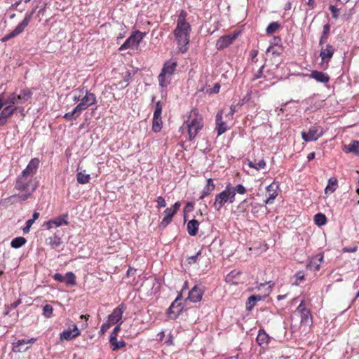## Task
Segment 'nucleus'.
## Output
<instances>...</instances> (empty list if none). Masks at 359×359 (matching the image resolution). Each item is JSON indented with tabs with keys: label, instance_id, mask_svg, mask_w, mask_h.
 Masks as SVG:
<instances>
[{
	"label": "nucleus",
	"instance_id": "1",
	"mask_svg": "<svg viewBox=\"0 0 359 359\" xmlns=\"http://www.w3.org/2000/svg\"><path fill=\"white\" fill-rule=\"evenodd\" d=\"M187 15V12L185 10L180 11L177 18L176 27L173 31L179 51L182 53L187 51L188 44L190 41L189 37L191 28L189 22L186 20Z\"/></svg>",
	"mask_w": 359,
	"mask_h": 359
},
{
	"label": "nucleus",
	"instance_id": "2",
	"mask_svg": "<svg viewBox=\"0 0 359 359\" xmlns=\"http://www.w3.org/2000/svg\"><path fill=\"white\" fill-rule=\"evenodd\" d=\"M247 193L246 188L243 184L233 187L231 183L226 185L225 189L215 195L212 206L216 210H220L227 203H233L236 199V194L243 195Z\"/></svg>",
	"mask_w": 359,
	"mask_h": 359
},
{
	"label": "nucleus",
	"instance_id": "3",
	"mask_svg": "<svg viewBox=\"0 0 359 359\" xmlns=\"http://www.w3.org/2000/svg\"><path fill=\"white\" fill-rule=\"evenodd\" d=\"M203 118L199 114L197 109L194 108L191 110L187 120L184 121L182 129L187 130L189 140L192 141L195 139L198 133L203 128Z\"/></svg>",
	"mask_w": 359,
	"mask_h": 359
},
{
	"label": "nucleus",
	"instance_id": "4",
	"mask_svg": "<svg viewBox=\"0 0 359 359\" xmlns=\"http://www.w3.org/2000/svg\"><path fill=\"white\" fill-rule=\"evenodd\" d=\"M15 189L22 193L16 196L18 199L25 201L32 195L36 189V185L34 183L33 177L30 175L20 173L16 179Z\"/></svg>",
	"mask_w": 359,
	"mask_h": 359
},
{
	"label": "nucleus",
	"instance_id": "5",
	"mask_svg": "<svg viewBox=\"0 0 359 359\" xmlns=\"http://www.w3.org/2000/svg\"><path fill=\"white\" fill-rule=\"evenodd\" d=\"M84 93L85 95L82 96L81 102L72 111L66 113L63 116V118L67 121L75 120L81 115L83 111L96 103V96L94 93H90L88 90H84Z\"/></svg>",
	"mask_w": 359,
	"mask_h": 359
},
{
	"label": "nucleus",
	"instance_id": "6",
	"mask_svg": "<svg viewBox=\"0 0 359 359\" xmlns=\"http://www.w3.org/2000/svg\"><path fill=\"white\" fill-rule=\"evenodd\" d=\"M177 63L175 61L167 60L163 64L161 73L158 76L160 86L167 87L171 80V76L175 72Z\"/></svg>",
	"mask_w": 359,
	"mask_h": 359
},
{
	"label": "nucleus",
	"instance_id": "7",
	"mask_svg": "<svg viewBox=\"0 0 359 359\" xmlns=\"http://www.w3.org/2000/svg\"><path fill=\"white\" fill-rule=\"evenodd\" d=\"M320 50L319 56L321 59L320 65L323 68L327 69L329 67V63L336 51V48L334 46L330 43L320 45Z\"/></svg>",
	"mask_w": 359,
	"mask_h": 359
},
{
	"label": "nucleus",
	"instance_id": "8",
	"mask_svg": "<svg viewBox=\"0 0 359 359\" xmlns=\"http://www.w3.org/2000/svg\"><path fill=\"white\" fill-rule=\"evenodd\" d=\"M262 289H264L263 294H254L248 298L247 304V308L248 310H251L255 306L257 302L264 300L267 296L269 295L272 290L271 285H269V283H261L258 286L257 290H261Z\"/></svg>",
	"mask_w": 359,
	"mask_h": 359
},
{
	"label": "nucleus",
	"instance_id": "9",
	"mask_svg": "<svg viewBox=\"0 0 359 359\" xmlns=\"http://www.w3.org/2000/svg\"><path fill=\"white\" fill-rule=\"evenodd\" d=\"M146 36L145 32L140 31L133 32V34L126 40V41L119 47V50H123L128 48H131L135 46H138L140 43Z\"/></svg>",
	"mask_w": 359,
	"mask_h": 359
},
{
	"label": "nucleus",
	"instance_id": "10",
	"mask_svg": "<svg viewBox=\"0 0 359 359\" xmlns=\"http://www.w3.org/2000/svg\"><path fill=\"white\" fill-rule=\"evenodd\" d=\"M323 128L317 125L309 128L308 132L302 131V137L305 142L316 141L323 135Z\"/></svg>",
	"mask_w": 359,
	"mask_h": 359
},
{
	"label": "nucleus",
	"instance_id": "11",
	"mask_svg": "<svg viewBox=\"0 0 359 359\" xmlns=\"http://www.w3.org/2000/svg\"><path fill=\"white\" fill-rule=\"evenodd\" d=\"M232 120L226 118L224 110H220L216 115V128L217 135L224 133L229 128L228 123Z\"/></svg>",
	"mask_w": 359,
	"mask_h": 359
},
{
	"label": "nucleus",
	"instance_id": "12",
	"mask_svg": "<svg viewBox=\"0 0 359 359\" xmlns=\"http://www.w3.org/2000/svg\"><path fill=\"white\" fill-rule=\"evenodd\" d=\"M180 300H181V295H178L168 308L167 315L170 319L175 320L182 313L184 306L179 302Z\"/></svg>",
	"mask_w": 359,
	"mask_h": 359
},
{
	"label": "nucleus",
	"instance_id": "13",
	"mask_svg": "<svg viewBox=\"0 0 359 359\" xmlns=\"http://www.w3.org/2000/svg\"><path fill=\"white\" fill-rule=\"evenodd\" d=\"M240 32H234L221 36L216 43V47L218 50L224 49L231 45L233 41L238 36Z\"/></svg>",
	"mask_w": 359,
	"mask_h": 359
},
{
	"label": "nucleus",
	"instance_id": "14",
	"mask_svg": "<svg viewBox=\"0 0 359 359\" xmlns=\"http://www.w3.org/2000/svg\"><path fill=\"white\" fill-rule=\"evenodd\" d=\"M32 13H33L27 14L22 21L18 25L15 29L7 34L9 39L14 38L15 36L20 34L24 32L25 29L27 27L29 22L31 21Z\"/></svg>",
	"mask_w": 359,
	"mask_h": 359
},
{
	"label": "nucleus",
	"instance_id": "15",
	"mask_svg": "<svg viewBox=\"0 0 359 359\" xmlns=\"http://www.w3.org/2000/svg\"><path fill=\"white\" fill-rule=\"evenodd\" d=\"M80 334L81 332L77 325L75 323H72L71 326L69 327L68 330H64L60 333V339L69 341L76 338L80 336Z\"/></svg>",
	"mask_w": 359,
	"mask_h": 359
},
{
	"label": "nucleus",
	"instance_id": "16",
	"mask_svg": "<svg viewBox=\"0 0 359 359\" xmlns=\"http://www.w3.org/2000/svg\"><path fill=\"white\" fill-rule=\"evenodd\" d=\"M126 310V306L123 304H119L115 308L112 313L108 316V321L112 325L118 323L121 319Z\"/></svg>",
	"mask_w": 359,
	"mask_h": 359
},
{
	"label": "nucleus",
	"instance_id": "17",
	"mask_svg": "<svg viewBox=\"0 0 359 359\" xmlns=\"http://www.w3.org/2000/svg\"><path fill=\"white\" fill-rule=\"evenodd\" d=\"M2 111L0 112V126H4L7 123L8 118L11 117L15 112V105L7 104L4 106Z\"/></svg>",
	"mask_w": 359,
	"mask_h": 359
},
{
	"label": "nucleus",
	"instance_id": "18",
	"mask_svg": "<svg viewBox=\"0 0 359 359\" xmlns=\"http://www.w3.org/2000/svg\"><path fill=\"white\" fill-rule=\"evenodd\" d=\"M297 311L301 314V322L304 323H308L309 322H312V316L311 311L309 309L306 307L305 301L302 300L298 307L297 308Z\"/></svg>",
	"mask_w": 359,
	"mask_h": 359
},
{
	"label": "nucleus",
	"instance_id": "19",
	"mask_svg": "<svg viewBox=\"0 0 359 359\" xmlns=\"http://www.w3.org/2000/svg\"><path fill=\"white\" fill-rule=\"evenodd\" d=\"M67 218H68V215L64 214V215H60L59 217H57L53 219H50V220L46 222L45 225L46 226V227L48 229H52L53 227L60 226L62 225H67L69 224V222L67 221Z\"/></svg>",
	"mask_w": 359,
	"mask_h": 359
},
{
	"label": "nucleus",
	"instance_id": "20",
	"mask_svg": "<svg viewBox=\"0 0 359 359\" xmlns=\"http://www.w3.org/2000/svg\"><path fill=\"white\" fill-rule=\"evenodd\" d=\"M39 163L40 161L38 158H32L29 161L25 169H24L21 173L25 174L26 175H30L32 177H33L37 171Z\"/></svg>",
	"mask_w": 359,
	"mask_h": 359
},
{
	"label": "nucleus",
	"instance_id": "21",
	"mask_svg": "<svg viewBox=\"0 0 359 359\" xmlns=\"http://www.w3.org/2000/svg\"><path fill=\"white\" fill-rule=\"evenodd\" d=\"M278 185L275 182H273L266 187V194H268V197L264 201L266 204L272 203L273 202V200L278 196Z\"/></svg>",
	"mask_w": 359,
	"mask_h": 359
},
{
	"label": "nucleus",
	"instance_id": "22",
	"mask_svg": "<svg viewBox=\"0 0 359 359\" xmlns=\"http://www.w3.org/2000/svg\"><path fill=\"white\" fill-rule=\"evenodd\" d=\"M324 256L323 253L318 254L311 259L310 262L306 265V269L314 271H319Z\"/></svg>",
	"mask_w": 359,
	"mask_h": 359
},
{
	"label": "nucleus",
	"instance_id": "23",
	"mask_svg": "<svg viewBox=\"0 0 359 359\" xmlns=\"http://www.w3.org/2000/svg\"><path fill=\"white\" fill-rule=\"evenodd\" d=\"M203 290L195 285L189 292L188 299L192 302H198L202 299Z\"/></svg>",
	"mask_w": 359,
	"mask_h": 359
},
{
	"label": "nucleus",
	"instance_id": "24",
	"mask_svg": "<svg viewBox=\"0 0 359 359\" xmlns=\"http://www.w3.org/2000/svg\"><path fill=\"white\" fill-rule=\"evenodd\" d=\"M36 341V338H31L29 339H19L17 342L13 344V350L15 352H21L26 351L29 348L30 346H27L25 348H21V346L25 344H29L30 346L33 344Z\"/></svg>",
	"mask_w": 359,
	"mask_h": 359
},
{
	"label": "nucleus",
	"instance_id": "25",
	"mask_svg": "<svg viewBox=\"0 0 359 359\" xmlns=\"http://www.w3.org/2000/svg\"><path fill=\"white\" fill-rule=\"evenodd\" d=\"M164 217L162 219L159 226L161 228H165L172 220V217L175 215L174 212L172 211V208H166L163 212Z\"/></svg>",
	"mask_w": 359,
	"mask_h": 359
},
{
	"label": "nucleus",
	"instance_id": "26",
	"mask_svg": "<svg viewBox=\"0 0 359 359\" xmlns=\"http://www.w3.org/2000/svg\"><path fill=\"white\" fill-rule=\"evenodd\" d=\"M343 151L345 153H352L356 156H359V141H353L348 145H344Z\"/></svg>",
	"mask_w": 359,
	"mask_h": 359
},
{
	"label": "nucleus",
	"instance_id": "27",
	"mask_svg": "<svg viewBox=\"0 0 359 359\" xmlns=\"http://www.w3.org/2000/svg\"><path fill=\"white\" fill-rule=\"evenodd\" d=\"M215 189V184L213 182L212 179L209 178L207 180V184L204 187V189L202 191L201 196H200L199 199L202 200L205 196L210 195Z\"/></svg>",
	"mask_w": 359,
	"mask_h": 359
},
{
	"label": "nucleus",
	"instance_id": "28",
	"mask_svg": "<svg viewBox=\"0 0 359 359\" xmlns=\"http://www.w3.org/2000/svg\"><path fill=\"white\" fill-rule=\"evenodd\" d=\"M311 76L316 79L317 81L324 83H326L330 81V76L326 73L316 70L311 72Z\"/></svg>",
	"mask_w": 359,
	"mask_h": 359
},
{
	"label": "nucleus",
	"instance_id": "29",
	"mask_svg": "<svg viewBox=\"0 0 359 359\" xmlns=\"http://www.w3.org/2000/svg\"><path fill=\"white\" fill-rule=\"evenodd\" d=\"M199 222L196 219H191L187 224V231L191 236L197 234L198 231Z\"/></svg>",
	"mask_w": 359,
	"mask_h": 359
},
{
	"label": "nucleus",
	"instance_id": "30",
	"mask_svg": "<svg viewBox=\"0 0 359 359\" xmlns=\"http://www.w3.org/2000/svg\"><path fill=\"white\" fill-rule=\"evenodd\" d=\"M270 337L264 330H259L257 337V342L259 346L267 345Z\"/></svg>",
	"mask_w": 359,
	"mask_h": 359
},
{
	"label": "nucleus",
	"instance_id": "31",
	"mask_svg": "<svg viewBox=\"0 0 359 359\" xmlns=\"http://www.w3.org/2000/svg\"><path fill=\"white\" fill-rule=\"evenodd\" d=\"M338 187V181L336 177H331L328 180V184L325 189L326 194H332Z\"/></svg>",
	"mask_w": 359,
	"mask_h": 359
},
{
	"label": "nucleus",
	"instance_id": "32",
	"mask_svg": "<svg viewBox=\"0 0 359 359\" xmlns=\"http://www.w3.org/2000/svg\"><path fill=\"white\" fill-rule=\"evenodd\" d=\"M248 165L250 168H255L257 170H259L265 168L266 162L264 158H262L259 161H257L256 159H255L254 161H248Z\"/></svg>",
	"mask_w": 359,
	"mask_h": 359
},
{
	"label": "nucleus",
	"instance_id": "33",
	"mask_svg": "<svg viewBox=\"0 0 359 359\" xmlns=\"http://www.w3.org/2000/svg\"><path fill=\"white\" fill-rule=\"evenodd\" d=\"M46 243L53 249H55L59 247L62 243V241L59 236L54 235L46 238Z\"/></svg>",
	"mask_w": 359,
	"mask_h": 359
},
{
	"label": "nucleus",
	"instance_id": "34",
	"mask_svg": "<svg viewBox=\"0 0 359 359\" xmlns=\"http://www.w3.org/2000/svg\"><path fill=\"white\" fill-rule=\"evenodd\" d=\"M109 343L111 346V348L113 351H118L126 346V343L121 340L118 341L117 338L114 337H109Z\"/></svg>",
	"mask_w": 359,
	"mask_h": 359
},
{
	"label": "nucleus",
	"instance_id": "35",
	"mask_svg": "<svg viewBox=\"0 0 359 359\" xmlns=\"http://www.w3.org/2000/svg\"><path fill=\"white\" fill-rule=\"evenodd\" d=\"M163 126V121L161 116H153L152 120V130L155 133H158Z\"/></svg>",
	"mask_w": 359,
	"mask_h": 359
},
{
	"label": "nucleus",
	"instance_id": "36",
	"mask_svg": "<svg viewBox=\"0 0 359 359\" xmlns=\"http://www.w3.org/2000/svg\"><path fill=\"white\" fill-rule=\"evenodd\" d=\"M27 241L24 237H16L13 238L11 243V245L13 248H19L26 243Z\"/></svg>",
	"mask_w": 359,
	"mask_h": 359
},
{
	"label": "nucleus",
	"instance_id": "37",
	"mask_svg": "<svg viewBox=\"0 0 359 359\" xmlns=\"http://www.w3.org/2000/svg\"><path fill=\"white\" fill-rule=\"evenodd\" d=\"M280 24L278 22H271L266 29V33L268 35L272 34L280 28Z\"/></svg>",
	"mask_w": 359,
	"mask_h": 359
},
{
	"label": "nucleus",
	"instance_id": "38",
	"mask_svg": "<svg viewBox=\"0 0 359 359\" xmlns=\"http://www.w3.org/2000/svg\"><path fill=\"white\" fill-rule=\"evenodd\" d=\"M65 282L67 285H75L76 284V276L72 272H67L65 276Z\"/></svg>",
	"mask_w": 359,
	"mask_h": 359
},
{
	"label": "nucleus",
	"instance_id": "39",
	"mask_svg": "<svg viewBox=\"0 0 359 359\" xmlns=\"http://www.w3.org/2000/svg\"><path fill=\"white\" fill-rule=\"evenodd\" d=\"M90 179V175L85 174L82 172H79L76 175V180L80 184H86L89 182Z\"/></svg>",
	"mask_w": 359,
	"mask_h": 359
},
{
	"label": "nucleus",
	"instance_id": "40",
	"mask_svg": "<svg viewBox=\"0 0 359 359\" xmlns=\"http://www.w3.org/2000/svg\"><path fill=\"white\" fill-rule=\"evenodd\" d=\"M314 222L318 226H322L325 224L327 219L324 214L318 213L314 216Z\"/></svg>",
	"mask_w": 359,
	"mask_h": 359
},
{
	"label": "nucleus",
	"instance_id": "41",
	"mask_svg": "<svg viewBox=\"0 0 359 359\" xmlns=\"http://www.w3.org/2000/svg\"><path fill=\"white\" fill-rule=\"evenodd\" d=\"M84 94V88H78L74 90L73 101L74 102H81V99Z\"/></svg>",
	"mask_w": 359,
	"mask_h": 359
},
{
	"label": "nucleus",
	"instance_id": "42",
	"mask_svg": "<svg viewBox=\"0 0 359 359\" xmlns=\"http://www.w3.org/2000/svg\"><path fill=\"white\" fill-rule=\"evenodd\" d=\"M53 313V307L50 304H46L43 306V315L47 318H50L52 317Z\"/></svg>",
	"mask_w": 359,
	"mask_h": 359
},
{
	"label": "nucleus",
	"instance_id": "43",
	"mask_svg": "<svg viewBox=\"0 0 359 359\" xmlns=\"http://www.w3.org/2000/svg\"><path fill=\"white\" fill-rule=\"evenodd\" d=\"M162 109H163V107H162L161 102L158 101L157 102H156L155 110H154L153 116H161Z\"/></svg>",
	"mask_w": 359,
	"mask_h": 359
},
{
	"label": "nucleus",
	"instance_id": "44",
	"mask_svg": "<svg viewBox=\"0 0 359 359\" xmlns=\"http://www.w3.org/2000/svg\"><path fill=\"white\" fill-rule=\"evenodd\" d=\"M201 251L199 250L195 255L189 257L187 259L188 264L191 265L193 264L196 263L197 259H198L199 255H201Z\"/></svg>",
	"mask_w": 359,
	"mask_h": 359
},
{
	"label": "nucleus",
	"instance_id": "45",
	"mask_svg": "<svg viewBox=\"0 0 359 359\" xmlns=\"http://www.w3.org/2000/svg\"><path fill=\"white\" fill-rule=\"evenodd\" d=\"M329 10L331 11L333 18L337 19L339 18V9L335 6L330 5Z\"/></svg>",
	"mask_w": 359,
	"mask_h": 359
},
{
	"label": "nucleus",
	"instance_id": "46",
	"mask_svg": "<svg viewBox=\"0 0 359 359\" xmlns=\"http://www.w3.org/2000/svg\"><path fill=\"white\" fill-rule=\"evenodd\" d=\"M157 205L156 208L158 209L161 208H164L166 205V202L163 196H158L156 198Z\"/></svg>",
	"mask_w": 359,
	"mask_h": 359
},
{
	"label": "nucleus",
	"instance_id": "47",
	"mask_svg": "<svg viewBox=\"0 0 359 359\" xmlns=\"http://www.w3.org/2000/svg\"><path fill=\"white\" fill-rule=\"evenodd\" d=\"M34 219H28L27 222H26V225L23 228V232L25 233H27L29 232L30 231V228L32 226V225L34 224Z\"/></svg>",
	"mask_w": 359,
	"mask_h": 359
},
{
	"label": "nucleus",
	"instance_id": "48",
	"mask_svg": "<svg viewBox=\"0 0 359 359\" xmlns=\"http://www.w3.org/2000/svg\"><path fill=\"white\" fill-rule=\"evenodd\" d=\"M220 89V85L216 83L212 88L207 89V93L209 94L218 93Z\"/></svg>",
	"mask_w": 359,
	"mask_h": 359
},
{
	"label": "nucleus",
	"instance_id": "49",
	"mask_svg": "<svg viewBox=\"0 0 359 359\" xmlns=\"http://www.w3.org/2000/svg\"><path fill=\"white\" fill-rule=\"evenodd\" d=\"M329 36V34L322 33L319 40V46L326 44Z\"/></svg>",
	"mask_w": 359,
	"mask_h": 359
},
{
	"label": "nucleus",
	"instance_id": "50",
	"mask_svg": "<svg viewBox=\"0 0 359 359\" xmlns=\"http://www.w3.org/2000/svg\"><path fill=\"white\" fill-rule=\"evenodd\" d=\"M235 111H236L235 106H231L230 108V111L227 113H225L226 118H228L229 120H233V116Z\"/></svg>",
	"mask_w": 359,
	"mask_h": 359
},
{
	"label": "nucleus",
	"instance_id": "51",
	"mask_svg": "<svg viewBox=\"0 0 359 359\" xmlns=\"http://www.w3.org/2000/svg\"><path fill=\"white\" fill-rule=\"evenodd\" d=\"M112 325V324H111V323H109V321L107 323H103L100 327V332L102 334H104V332H106L109 328Z\"/></svg>",
	"mask_w": 359,
	"mask_h": 359
},
{
	"label": "nucleus",
	"instance_id": "52",
	"mask_svg": "<svg viewBox=\"0 0 359 359\" xmlns=\"http://www.w3.org/2000/svg\"><path fill=\"white\" fill-rule=\"evenodd\" d=\"M53 278L56 281H58L60 283L65 282V276H63L62 274H60L59 273H55L54 276H53Z\"/></svg>",
	"mask_w": 359,
	"mask_h": 359
},
{
	"label": "nucleus",
	"instance_id": "53",
	"mask_svg": "<svg viewBox=\"0 0 359 359\" xmlns=\"http://www.w3.org/2000/svg\"><path fill=\"white\" fill-rule=\"evenodd\" d=\"M296 284H299L301 282L305 280L304 275L302 272H299L296 274Z\"/></svg>",
	"mask_w": 359,
	"mask_h": 359
},
{
	"label": "nucleus",
	"instance_id": "54",
	"mask_svg": "<svg viewBox=\"0 0 359 359\" xmlns=\"http://www.w3.org/2000/svg\"><path fill=\"white\" fill-rule=\"evenodd\" d=\"M120 330H121V325L119 324L114 328L112 332L111 333L110 337H114L115 338H117L118 333Z\"/></svg>",
	"mask_w": 359,
	"mask_h": 359
},
{
	"label": "nucleus",
	"instance_id": "55",
	"mask_svg": "<svg viewBox=\"0 0 359 359\" xmlns=\"http://www.w3.org/2000/svg\"><path fill=\"white\" fill-rule=\"evenodd\" d=\"M89 317H90V316L88 314L80 316L81 319H84L86 320V322L81 325V329L83 330V329L87 328V327H88L87 320H88Z\"/></svg>",
	"mask_w": 359,
	"mask_h": 359
},
{
	"label": "nucleus",
	"instance_id": "56",
	"mask_svg": "<svg viewBox=\"0 0 359 359\" xmlns=\"http://www.w3.org/2000/svg\"><path fill=\"white\" fill-rule=\"evenodd\" d=\"M180 205H181V203L177 201L176 202L173 206H172V211L174 212V214L175 215L177 213V212L179 210L180 208Z\"/></svg>",
	"mask_w": 359,
	"mask_h": 359
},
{
	"label": "nucleus",
	"instance_id": "57",
	"mask_svg": "<svg viewBox=\"0 0 359 359\" xmlns=\"http://www.w3.org/2000/svg\"><path fill=\"white\" fill-rule=\"evenodd\" d=\"M330 25L329 23H327L323 26V30L322 33L327 34L330 35Z\"/></svg>",
	"mask_w": 359,
	"mask_h": 359
},
{
	"label": "nucleus",
	"instance_id": "58",
	"mask_svg": "<svg viewBox=\"0 0 359 359\" xmlns=\"http://www.w3.org/2000/svg\"><path fill=\"white\" fill-rule=\"evenodd\" d=\"M16 109V112L20 113L22 116H25V108L23 107H18V105H15V108Z\"/></svg>",
	"mask_w": 359,
	"mask_h": 359
},
{
	"label": "nucleus",
	"instance_id": "59",
	"mask_svg": "<svg viewBox=\"0 0 359 359\" xmlns=\"http://www.w3.org/2000/svg\"><path fill=\"white\" fill-rule=\"evenodd\" d=\"M263 69H264V66H262L260 67V69H259V71L257 72V73L255 74L254 79H257L262 76V75L263 74Z\"/></svg>",
	"mask_w": 359,
	"mask_h": 359
},
{
	"label": "nucleus",
	"instance_id": "60",
	"mask_svg": "<svg viewBox=\"0 0 359 359\" xmlns=\"http://www.w3.org/2000/svg\"><path fill=\"white\" fill-rule=\"evenodd\" d=\"M246 203V200L243 201L238 206V209H242L243 212L245 211V209L244 208L245 203Z\"/></svg>",
	"mask_w": 359,
	"mask_h": 359
},
{
	"label": "nucleus",
	"instance_id": "61",
	"mask_svg": "<svg viewBox=\"0 0 359 359\" xmlns=\"http://www.w3.org/2000/svg\"><path fill=\"white\" fill-rule=\"evenodd\" d=\"M280 41H281V39L279 36H274L273 37V43L274 45H276V46L278 45V43L279 42H280Z\"/></svg>",
	"mask_w": 359,
	"mask_h": 359
},
{
	"label": "nucleus",
	"instance_id": "62",
	"mask_svg": "<svg viewBox=\"0 0 359 359\" xmlns=\"http://www.w3.org/2000/svg\"><path fill=\"white\" fill-rule=\"evenodd\" d=\"M315 156H316L315 152H311L308 154L307 158L309 161H311V160L314 159Z\"/></svg>",
	"mask_w": 359,
	"mask_h": 359
},
{
	"label": "nucleus",
	"instance_id": "63",
	"mask_svg": "<svg viewBox=\"0 0 359 359\" xmlns=\"http://www.w3.org/2000/svg\"><path fill=\"white\" fill-rule=\"evenodd\" d=\"M39 217V213L37 212H34L32 215V219L35 222Z\"/></svg>",
	"mask_w": 359,
	"mask_h": 359
},
{
	"label": "nucleus",
	"instance_id": "64",
	"mask_svg": "<svg viewBox=\"0 0 359 359\" xmlns=\"http://www.w3.org/2000/svg\"><path fill=\"white\" fill-rule=\"evenodd\" d=\"M290 9H291V3L287 2L284 7V10L287 11V10H290Z\"/></svg>",
	"mask_w": 359,
	"mask_h": 359
}]
</instances>
